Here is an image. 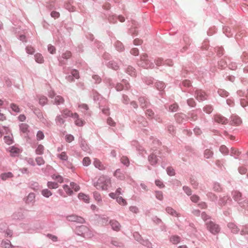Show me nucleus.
<instances>
[{
    "label": "nucleus",
    "mask_w": 248,
    "mask_h": 248,
    "mask_svg": "<svg viewBox=\"0 0 248 248\" xmlns=\"http://www.w3.org/2000/svg\"><path fill=\"white\" fill-rule=\"evenodd\" d=\"M111 184L109 177L107 176H101L96 182L93 183V186L97 189L107 190Z\"/></svg>",
    "instance_id": "nucleus-1"
},
{
    "label": "nucleus",
    "mask_w": 248,
    "mask_h": 248,
    "mask_svg": "<svg viewBox=\"0 0 248 248\" xmlns=\"http://www.w3.org/2000/svg\"><path fill=\"white\" fill-rule=\"evenodd\" d=\"M76 233L85 238H91L94 236L93 232L85 225L77 227L75 229Z\"/></svg>",
    "instance_id": "nucleus-2"
},
{
    "label": "nucleus",
    "mask_w": 248,
    "mask_h": 248,
    "mask_svg": "<svg viewBox=\"0 0 248 248\" xmlns=\"http://www.w3.org/2000/svg\"><path fill=\"white\" fill-rule=\"evenodd\" d=\"M232 195L234 200L238 202L239 205L248 211V200H245L243 201L242 198V194L239 191H233L232 193Z\"/></svg>",
    "instance_id": "nucleus-3"
},
{
    "label": "nucleus",
    "mask_w": 248,
    "mask_h": 248,
    "mask_svg": "<svg viewBox=\"0 0 248 248\" xmlns=\"http://www.w3.org/2000/svg\"><path fill=\"white\" fill-rule=\"evenodd\" d=\"M237 94L240 98V102L241 106L245 108L248 105V89L247 90V93L242 90H238L237 91Z\"/></svg>",
    "instance_id": "nucleus-4"
},
{
    "label": "nucleus",
    "mask_w": 248,
    "mask_h": 248,
    "mask_svg": "<svg viewBox=\"0 0 248 248\" xmlns=\"http://www.w3.org/2000/svg\"><path fill=\"white\" fill-rule=\"evenodd\" d=\"M206 225L208 230L213 234L215 235L220 232L219 225L212 221L207 222Z\"/></svg>",
    "instance_id": "nucleus-5"
},
{
    "label": "nucleus",
    "mask_w": 248,
    "mask_h": 248,
    "mask_svg": "<svg viewBox=\"0 0 248 248\" xmlns=\"http://www.w3.org/2000/svg\"><path fill=\"white\" fill-rule=\"evenodd\" d=\"M195 97L199 101L205 100L207 98V94L201 90H196L195 91Z\"/></svg>",
    "instance_id": "nucleus-6"
},
{
    "label": "nucleus",
    "mask_w": 248,
    "mask_h": 248,
    "mask_svg": "<svg viewBox=\"0 0 248 248\" xmlns=\"http://www.w3.org/2000/svg\"><path fill=\"white\" fill-rule=\"evenodd\" d=\"M155 153L153 152L148 156V161L150 164V165L152 166L155 165L158 161V156L157 155V152L156 151V150H155Z\"/></svg>",
    "instance_id": "nucleus-7"
},
{
    "label": "nucleus",
    "mask_w": 248,
    "mask_h": 248,
    "mask_svg": "<svg viewBox=\"0 0 248 248\" xmlns=\"http://www.w3.org/2000/svg\"><path fill=\"white\" fill-rule=\"evenodd\" d=\"M66 219L69 221L76 222L79 223H83L85 222V220L83 218L73 214L67 216Z\"/></svg>",
    "instance_id": "nucleus-8"
},
{
    "label": "nucleus",
    "mask_w": 248,
    "mask_h": 248,
    "mask_svg": "<svg viewBox=\"0 0 248 248\" xmlns=\"http://www.w3.org/2000/svg\"><path fill=\"white\" fill-rule=\"evenodd\" d=\"M123 83L117 84L115 88L117 91H122L123 89L128 90L130 88L129 84L125 79H123Z\"/></svg>",
    "instance_id": "nucleus-9"
},
{
    "label": "nucleus",
    "mask_w": 248,
    "mask_h": 248,
    "mask_svg": "<svg viewBox=\"0 0 248 248\" xmlns=\"http://www.w3.org/2000/svg\"><path fill=\"white\" fill-rule=\"evenodd\" d=\"M140 105L142 108H147L150 105L148 99L145 96H141L139 98Z\"/></svg>",
    "instance_id": "nucleus-10"
},
{
    "label": "nucleus",
    "mask_w": 248,
    "mask_h": 248,
    "mask_svg": "<svg viewBox=\"0 0 248 248\" xmlns=\"http://www.w3.org/2000/svg\"><path fill=\"white\" fill-rule=\"evenodd\" d=\"M175 118L176 121L179 123L186 122L187 120V117L184 113H177L175 115Z\"/></svg>",
    "instance_id": "nucleus-11"
},
{
    "label": "nucleus",
    "mask_w": 248,
    "mask_h": 248,
    "mask_svg": "<svg viewBox=\"0 0 248 248\" xmlns=\"http://www.w3.org/2000/svg\"><path fill=\"white\" fill-rule=\"evenodd\" d=\"M34 114L37 116L38 118L44 124H47L48 121L44 117V116L42 113L40 111L39 109H35L34 111Z\"/></svg>",
    "instance_id": "nucleus-12"
},
{
    "label": "nucleus",
    "mask_w": 248,
    "mask_h": 248,
    "mask_svg": "<svg viewBox=\"0 0 248 248\" xmlns=\"http://www.w3.org/2000/svg\"><path fill=\"white\" fill-rule=\"evenodd\" d=\"M215 121L222 124H226L228 122V119L220 114H217L214 117Z\"/></svg>",
    "instance_id": "nucleus-13"
},
{
    "label": "nucleus",
    "mask_w": 248,
    "mask_h": 248,
    "mask_svg": "<svg viewBox=\"0 0 248 248\" xmlns=\"http://www.w3.org/2000/svg\"><path fill=\"white\" fill-rule=\"evenodd\" d=\"M65 118L62 114L58 115L55 118V122L58 126L62 127L65 123Z\"/></svg>",
    "instance_id": "nucleus-14"
},
{
    "label": "nucleus",
    "mask_w": 248,
    "mask_h": 248,
    "mask_svg": "<svg viewBox=\"0 0 248 248\" xmlns=\"http://www.w3.org/2000/svg\"><path fill=\"white\" fill-rule=\"evenodd\" d=\"M72 118L75 119V123L77 126H82L84 125L85 122L79 118L78 115L77 113H74L72 115Z\"/></svg>",
    "instance_id": "nucleus-15"
},
{
    "label": "nucleus",
    "mask_w": 248,
    "mask_h": 248,
    "mask_svg": "<svg viewBox=\"0 0 248 248\" xmlns=\"http://www.w3.org/2000/svg\"><path fill=\"white\" fill-rule=\"evenodd\" d=\"M112 229L116 231L120 230L121 225L116 220H111L109 221Z\"/></svg>",
    "instance_id": "nucleus-16"
},
{
    "label": "nucleus",
    "mask_w": 248,
    "mask_h": 248,
    "mask_svg": "<svg viewBox=\"0 0 248 248\" xmlns=\"http://www.w3.org/2000/svg\"><path fill=\"white\" fill-rule=\"evenodd\" d=\"M124 193V191L122 190L120 187L118 188L115 192H111L109 194V196L112 198L115 199L117 196H119L120 195H122Z\"/></svg>",
    "instance_id": "nucleus-17"
},
{
    "label": "nucleus",
    "mask_w": 248,
    "mask_h": 248,
    "mask_svg": "<svg viewBox=\"0 0 248 248\" xmlns=\"http://www.w3.org/2000/svg\"><path fill=\"white\" fill-rule=\"evenodd\" d=\"M35 195L33 193H30L25 199V202L27 204H32L35 202Z\"/></svg>",
    "instance_id": "nucleus-18"
},
{
    "label": "nucleus",
    "mask_w": 248,
    "mask_h": 248,
    "mask_svg": "<svg viewBox=\"0 0 248 248\" xmlns=\"http://www.w3.org/2000/svg\"><path fill=\"white\" fill-rule=\"evenodd\" d=\"M241 123L240 118L236 115L232 116L231 117L230 123L231 124L238 125Z\"/></svg>",
    "instance_id": "nucleus-19"
},
{
    "label": "nucleus",
    "mask_w": 248,
    "mask_h": 248,
    "mask_svg": "<svg viewBox=\"0 0 248 248\" xmlns=\"http://www.w3.org/2000/svg\"><path fill=\"white\" fill-rule=\"evenodd\" d=\"M228 228L231 230L232 232L233 233H237L239 231V229L233 223H229L228 224Z\"/></svg>",
    "instance_id": "nucleus-20"
},
{
    "label": "nucleus",
    "mask_w": 248,
    "mask_h": 248,
    "mask_svg": "<svg viewBox=\"0 0 248 248\" xmlns=\"http://www.w3.org/2000/svg\"><path fill=\"white\" fill-rule=\"evenodd\" d=\"M64 102V100L62 97L60 95H57L55 97L54 101H52V102L56 105H59L63 104Z\"/></svg>",
    "instance_id": "nucleus-21"
},
{
    "label": "nucleus",
    "mask_w": 248,
    "mask_h": 248,
    "mask_svg": "<svg viewBox=\"0 0 248 248\" xmlns=\"http://www.w3.org/2000/svg\"><path fill=\"white\" fill-rule=\"evenodd\" d=\"M29 126L28 124L25 123H22L19 125V128L21 132L26 134H28L29 132Z\"/></svg>",
    "instance_id": "nucleus-22"
},
{
    "label": "nucleus",
    "mask_w": 248,
    "mask_h": 248,
    "mask_svg": "<svg viewBox=\"0 0 248 248\" xmlns=\"http://www.w3.org/2000/svg\"><path fill=\"white\" fill-rule=\"evenodd\" d=\"M110 243L113 246L117 248H123L124 247L123 243L116 239H112Z\"/></svg>",
    "instance_id": "nucleus-23"
},
{
    "label": "nucleus",
    "mask_w": 248,
    "mask_h": 248,
    "mask_svg": "<svg viewBox=\"0 0 248 248\" xmlns=\"http://www.w3.org/2000/svg\"><path fill=\"white\" fill-rule=\"evenodd\" d=\"M97 220L100 222L103 225H106L108 222V217L104 216H98Z\"/></svg>",
    "instance_id": "nucleus-24"
},
{
    "label": "nucleus",
    "mask_w": 248,
    "mask_h": 248,
    "mask_svg": "<svg viewBox=\"0 0 248 248\" xmlns=\"http://www.w3.org/2000/svg\"><path fill=\"white\" fill-rule=\"evenodd\" d=\"M80 147L84 151L89 153L90 152V150L89 146L87 145L86 141L82 139L80 141Z\"/></svg>",
    "instance_id": "nucleus-25"
},
{
    "label": "nucleus",
    "mask_w": 248,
    "mask_h": 248,
    "mask_svg": "<svg viewBox=\"0 0 248 248\" xmlns=\"http://www.w3.org/2000/svg\"><path fill=\"white\" fill-rule=\"evenodd\" d=\"M166 211L168 214L173 216L178 217L179 215L174 209L170 207H167L166 208Z\"/></svg>",
    "instance_id": "nucleus-26"
},
{
    "label": "nucleus",
    "mask_w": 248,
    "mask_h": 248,
    "mask_svg": "<svg viewBox=\"0 0 248 248\" xmlns=\"http://www.w3.org/2000/svg\"><path fill=\"white\" fill-rule=\"evenodd\" d=\"M117 202L122 206L126 205L127 204V202L121 196H117L115 198Z\"/></svg>",
    "instance_id": "nucleus-27"
},
{
    "label": "nucleus",
    "mask_w": 248,
    "mask_h": 248,
    "mask_svg": "<svg viewBox=\"0 0 248 248\" xmlns=\"http://www.w3.org/2000/svg\"><path fill=\"white\" fill-rule=\"evenodd\" d=\"M228 201H231V199L227 196L220 198L218 201V204L220 206L224 205Z\"/></svg>",
    "instance_id": "nucleus-28"
},
{
    "label": "nucleus",
    "mask_w": 248,
    "mask_h": 248,
    "mask_svg": "<svg viewBox=\"0 0 248 248\" xmlns=\"http://www.w3.org/2000/svg\"><path fill=\"white\" fill-rule=\"evenodd\" d=\"M181 238L177 235H172L170 238V241L173 244H177L180 241Z\"/></svg>",
    "instance_id": "nucleus-29"
},
{
    "label": "nucleus",
    "mask_w": 248,
    "mask_h": 248,
    "mask_svg": "<svg viewBox=\"0 0 248 248\" xmlns=\"http://www.w3.org/2000/svg\"><path fill=\"white\" fill-rule=\"evenodd\" d=\"M190 121H195L198 119L197 113L196 111L193 110L189 114V116L187 117Z\"/></svg>",
    "instance_id": "nucleus-30"
},
{
    "label": "nucleus",
    "mask_w": 248,
    "mask_h": 248,
    "mask_svg": "<svg viewBox=\"0 0 248 248\" xmlns=\"http://www.w3.org/2000/svg\"><path fill=\"white\" fill-rule=\"evenodd\" d=\"M78 198L80 200H83L84 202L86 203L89 202V197L88 195L84 194L82 193H80L78 195Z\"/></svg>",
    "instance_id": "nucleus-31"
},
{
    "label": "nucleus",
    "mask_w": 248,
    "mask_h": 248,
    "mask_svg": "<svg viewBox=\"0 0 248 248\" xmlns=\"http://www.w3.org/2000/svg\"><path fill=\"white\" fill-rule=\"evenodd\" d=\"M62 115L64 118H66L69 117H72V115H73L74 114L71 111H70L69 110L67 109L63 110L62 111Z\"/></svg>",
    "instance_id": "nucleus-32"
},
{
    "label": "nucleus",
    "mask_w": 248,
    "mask_h": 248,
    "mask_svg": "<svg viewBox=\"0 0 248 248\" xmlns=\"http://www.w3.org/2000/svg\"><path fill=\"white\" fill-rule=\"evenodd\" d=\"M1 245L2 247L4 248H12L13 247L11 242L8 240L2 241Z\"/></svg>",
    "instance_id": "nucleus-33"
},
{
    "label": "nucleus",
    "mask_w": 248,
    "mask_h": 248,
    "mask_svg": "<svg viewBox=\"0 0 248 248\" xmlns=\"http://www.w3.org/2000/svg\"><path fill=\"white\" fill-rule=\"evenodd\" d=\"M10 152L12 156H16L20 153V150L17 148L12 147H11Z\"/></svg>",
    "instance_id": "nucleus-34"
},
{
    "label": "nucleus",
    "mask_w": 248,
    "mask_h": 248,
    "mask_svg": "<svg viewBox=\"0 0 248 248\" xmlns=\"http://www.w3.org/2000/svg\"><path fill=\"white\" fill-rule=\"evenodd\" d=\"M155 86L156 88L160 91H162L165 87V83L162 81L156 82Z\"/></svg>",
    "instance_id": "nucleus-35"
},
{
    "label": "nucleus",
    "mask_w": 248,
    "mask_h": 248,
    "mask_svg": "<svg viewBox=\"0 0 248 248\" xmlns=\"http://www.w3.org/2000/svg\"><path fill=\"white\" fill-rule=\"evenodd\" d=\"M114 175L117 178L120 179V180H123L124 178V174L121 173L120 170L119 169L117 170L114 173Z\"/></svg>",
    "instance_id": "nucleus-36"
},
{
    "label": "nucleus",
    "mask_w": 248,
    "mask_h": 248,
    "mask_svg": "<svg viewBox=\"0 0 248 248\" xmlns=\"http://www.w3.org/2000/svg\"><path fill=\"white\" fill-rule=\"evenodd\" d=\"M47 101V98L45 96H40L39 98V103L42 106L46 104Z\"/></svg>",
    "instance_id": "nucleus-37"
},
{
    "label": "nucleus",
    "mask_w": 248,
    "mask_h": 248,
    "mask_svg": "<svg viewBox=\"0 0 248 248\" xmlns=\"http://www.w3.org/2000/svg\"><path fill=\"white\" fill-rule=\"evenodd\" d=\"M58 158H59L61 160L63 161L64 162L67 161L68 160V156L66 155V152H62L61 154L57 155Z\"/></svg>",
    "instance_id": "nucleus-38"
},
{
    "label": "nucleus",
    "mask_w": 248,
    "mask_h": 248,
    "mask_svg": "<svg viewBox=\"0 0 248 248\" xmlns=\"http://www.w3.org/2000/svg\"><path fill=\"white\" fill-rule=\"evenodd\" d=\"M13 176V174L11 172L3 173L1 174L0 177L2 180H5L8 178H11Z\"/></svg>",
    "instance_id": "nucleus-39"
},
{
    "label": "nucleus",
    "mask_w": 248,
    "mask_h": 248,
    "mask_svg": "<svg viewBox=\"0 0 248 248\" xmlns=\"http://www.w3.org/2000/svg\"><path fill=\"white\" fill-rule=\"evenodd\" d=\"M213 155V152L210 149H206L204 152V156L206 158H210Z\"/></svg>",
    "instance_id": "nucleus-40"
},
{
    "label": "nucleus",
    "mask_w": 248,
    "mask_h": 248,
    "mask_svg": "<svg viewBox=\"0 0 248 248\" xmlns=\"http://www.w3.org/2000/svg\"><path fill=\"white\" fill-rule=\"evenodd\" d=\"M150 140H152V142L153 148H156L158 146H159L160 144V141L157 139H154V138H152L150 139Z\"/></svg>",
    "instance_id": "nucleus-41"
},
{
    "label": "nucleus",
    "mask_w": 248,
    "mask_h": 248,
    "mask_svg": "<svg viewBox=\"0 0 248 248\" xmlns=\"http://www.w3.org/2000/svg\"><path fill=\"white\" fill-rule=\"evenodd\" d=\"M47 186L49 188L51 189H56L59 186L58 184L54 182H48Z\"/></svg>",
    "instance_id": "nucleus-42"
},
{
    "label": "nucleus",
    "mask_w": 248,
    "mask_h": 248,
    "mask_svg": "<svg viewBox=\"0 0 248 248\" xmlns=\"http://www.w3.org/2000/svg\"><path fill=\"white\" fill-rule=\"evenodd\" d=\"M167 129L168 132L172 135L175 134V128L173 125L170 124H168L167 126Z\"/></svg>",
    "instance_id": "nucleus-43"
},
{
    "label": "nucleus",
    "mask_w": 248,
    "mask_h": 248,
    "mask_svg": "<svg viewBox=\"0 0 248 248\" xmlns=\"http://www.w3.org/2000/svg\"><path fill=\"white\" fill-rule=\"evenodd\" d=\"M30 187L31 188L35 191H38L40 189V186L38 183L32 182L30 184Z\"/></svg>",
    "instance_id": "nucleus-44"
},
{
    "label": "nucleus",
    "mask_w": 248,
    "mask_h": 248,
    "mask_svg": "<svg viewBox=\"0 0 248 248\" xmlns=\"http://www.w3.org/2000/svg\"><path fill=\"white\" fill-rule=\"evenodd\" d=\"M217 93L218 94L222 97H226L229 95V93L223 89H218Z\"/></svg>",
    "instance_id": "nucleus-45"
},
{
    "label": "nucleus",
    "mask_w": 248,
    "mask_h": 248,
    "mask_svg": "<svg viewBox=\"0 0 248 248\" xmlns=\"http://www.w3.org/2000/svg\"><path fill=\"white\" fill-rule=\"evenodd\" d=\"M240 154V152L235 148H231L230 155L232 156H235V158H237V156H239Z\"/></svg>",
    "instance_id": "nucleus-46"
},
{
    "label": "nucleus",
    "mask_w": 248,
    "mask_h": 248,
    "mask_svg": "<svg viewBox=\"0 0 248 248\" xmlns=\"http://www.w3.org/2000/svg\"><path fill=\"white\" fill-rule=\"evenodd\" d=\"M13 218L15 219H20L23 218V215L21 212H16L13 215Z\"/></svg>",
    "instance_id": "nucleus-47"
},
{
    "label": "nucleus",
    "mask_w": 248,
    "mask_h": 248,
    "mask_svg": "<svg viewBox=\"0 0 248 248\" xmlns=\"http://www.w3.org/2000/svg\"><path fill=\"white\" fill-rule=\"evenodd\" d=\"M42 194L46 198H48L52 195L51 192L48 189H45L42 190Z\"/></svg>",
    "instance_id": "nucleus-48"
},
{
    "label": "nucleus",
    "mask_w": 248,
    "mask_h": 248,
    "mask_svg": "<svg viewBox=\"0 0 248 248\" xmlns=\"http://www.w3.org/2000/svg\"><path fill=\"white\" fill-rule=\"evenodd\" d=\"M44 146L40 144L38 146L37 149H36V154L37 155H42L44 153Z\"/></svg>",
    "instance_id": "nucleus-49"
},
{
    "label": "nucleus",
    "mask_w": 248,
    "mask_h": 248,
    "mask_svg": "<svg viewBox=\"0 0 248 248\" xmlns=\"http://www.w3.org/2000/svg\"><path fill=\"white\" fill-rule=\"evenodd\" d=\"M207 196L208 198L212 201L215 202L217 200V196L212 192H209L207 193Z\"/></svg>",
    "instance_id": "nucleus-50"
},
{
    "label": "nucleus",
    "mask_w": 248,
    "mask_h": 248,
    "mask_svg": "<svg viewBox=\"0 0 248 248\" xmlns=\"http://www.w3.org/2000/svg\"><path fill=\"white\" fill-rule=\"evenodd\" d=\"M63 188L64 191L66 192L67 194L69 195H71L73 194V191L71 190V188L67 185H64L63 186Z\"/></svg>",
    "instance_id": "nucleus-51"
},
{
    "label": "nucleus",
    "mask_w": 248,
    "mask_h": 248,
    "mask_svg": "<svg viewBox=\"0 0 248 248\" xmlns=\"http://www.w3.org/2000/svg\"><path fill=\"white\" fill-rule=\"evenodd\" d=\"M152 220L153 221V222L156 225L163 224L162 220L156 216L153 217L152 218Z\"/></svg>",
    "instance_id": "nucleus-52"
},
{
    "label": "nucleus",
    "mask_w": 248,
    "mask_h": 248,
    "mask_svg": "<svg viewBox=\"0 0 248 248\" xmlns=\"http://www.w3.org/2000/svg\"><path fill=\"white\" fill-rule=\"evenodd\" d=\"M53 179L57 181V182L61 183L63 182V178L60 175L53 174L52 175Z\"/></svg>",
    "instance_id": "nucleus-53"
},
{
    "label": "nucleus",
    "mask_w": 248,
    "mask_h": 248,
    "mask_svg": "<svg viewBox=\"0 0 248 248\" xmlns=\"http://www.w3.org/2000/svg\"><path fill=\"white\" fill-rule=\"evenodd\" d=\"M10 108L12 110L15 112L18 113L20 112V108H19L18 106L15 104H11Z\"/></svg>",
    "instance_id": "nucleus-54"
},
{
    "label": "nucleus",
    "mask_w": 248,
    "mask_h": 248,
    "mask_svg": "<svg viewBox=\"0 0 248 248\" xmlns=\"http://www.w3.org/2000/svg\"><path fill=\"white\" fill-rule=\"evenodd\" d=\"M126 72L131 76H135L136 75L135 70L132 67H128L127 68Z\"/></svg>",
    "instance_id": "nucleus-55"
},
{
    "label": "nucleus",
    "mask_w": 248,
    "mask_h": 248,
    "mask_svg": "<svg viewBox=\"0 0 248 248\" xmlns=\"http://www.w3.org/2000/svg\"><path fill=\"white\" fill-rule=\"evenodd\" d=\"M178 108V106L177 104H173L169 106V111L171 112H175L177 110Z\"/></svg>",
    "instance_id": "nucleus-56"
},
{
    "label": "nucleus",
    "mask_w": 248,
    "mask_h": 248,
    "mask_svg": "<svg viewBox=\"0 0 248 248\" xmlns=\"http://www.w3.org/2000/svg\"><path fill=\"white\" fill-rule=\"evenodd\" d=\"M240 234L242 235H245L248 234V225H245L243 226L242 229L240 232Z\"/></svg>",
    "instance_id": "nucleus-57"
},
{
    "label": "nucleus",
    "mask_w": 248,
    "mask_h": 248,
    "mask_svg": "<svg viewBox=\"0 0 248 248\" xmlns=\"http://www.w3.org/2000/svg\"><path fill=\"white\" fill-rule=\"evenodd\" d=\"M71 75L73 76L75 78L78 79L79 78V73L76 69H72L70 72Z\"/></svg>",
    "instance_id": "nucleus-58"
},
{
    "label": "nucleus",
    "mask_w": 248,
    "mask_h": 248,
    "mask_svg": "<svg viewBox=\"0 0 248 248\" xmlns=\"http://www.w3.org/2000/svg\"><path fill=\"white\" fill-rule=\"evenodd\" d=\"M155 196L156 199L160 201H162L163 199V193L161 191H156L155 192Z\"/></svg>",
    "instance_id": "nucleus-59"
},
{
    "label": "nucleus",
    "mask_w": 248,
    "mask_h": 248,
    "mask_svg": "<svg viewBox=\"0 0 248 248\" xmlns=\"http://www.w3.org/2000/svg\"><path fill=\"white\" fill-rule=\"evenodd\" d=\"M92 78L94 80V83L96 84L100 83L102 80L101 78L97 75H93L92 76Z\"/></svg>",
    "instance_id": "nucleus-60"
},
{
    "label": "nucleus",
    "mask_w": 248,
    "mask_h": 248,
    "mask_svg": "<svg viewBox=\"0 0 248 248\" xmlns=\"http://www.w3.org/2000/svg\"><path fill=\"white\" fill-rule=\"evenodd\" d=\"M107 66L115 70H117L119 68L117 63H107Z\"/></svg>",
    "instance_id": "nucleus-61"
},
{
    "label": "nucleus",
    "mask_w": 248,
    "mask_h": 248,
    "mask_svg": "<svg viewBox=\"0 0 248 248\" xmlns=\"http://www.w3.org/2000/svg\"><path fill=\"white\" fill-rule=\"evenodd\" d=\"M213 110V107L211 105H206L203 108V111L208 114L211 113Z\"/></svg>",
    "instance_id": "nucleus-62"
},
{
    "label": "nucleus",
    "mask_w": 248,
    "mask_h": 248,
    "mask_svg": "<svg viewBox=\"0 0 248 248\" xmlns=\"http://www.w3.org/2000/svg\"><path fill=\"white\" fill-rule=\"evenodd\" d=\"M133 237H134L136 241H138L140 243L142 239L141 235L138 232H135L133 233Z\"/></svg>",
    "instance_id": "nucleus-63"
},
{
    "label": "nucleus",
    "mask_w": 248,
    "mask_h": 248,
    "mask_svg": "<svg viewBox=\"0 0 248 248\" xmlns=\"http://www.w3.org/2000/svg\"><path fill=\"white\" fill-rule=\"evenodd\" d=\"M35 60L36 62H41L43 60V57L40 53H36L35 56Z\"/></svg>",
    "instance_id": "nucleus-64"
}]
</instances>
